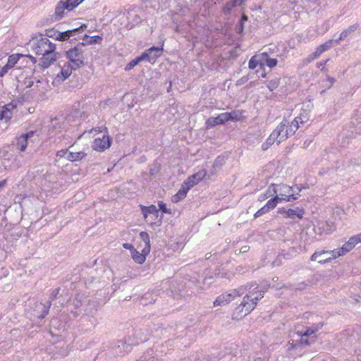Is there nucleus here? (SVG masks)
Listing matches in <instances>:
<instances>
[{
	"instance_id": "nucleus-53",
	"label": "nucleus",
	"mask_w": 361,
	"mask_h": 361,
	"mask_svg": "<svg viewBox=\"0 0 361 361\" xmlns=\"http://www.w3.org/2000/svg\"><path fill=\"white\" fill-rule=\"evenodd\" d=\"M271 196H274V195H272V190H271L270 192H269V190H268L266 193L262 194L261 195H259L258 200L262 202V201L265 200L266 199H267L268 197H271Z\"/></svg>"
},
{
	"instance_id": "nucleus-29",
	"label": "nucleus",
	"mask_w": 361,
	"mask_h": 361,
	"mask_svg": "<svg viewBox=\"0 0 361 361\" xmlns=\"http://www.w3.org/2000/svg\"><path fill=\"white\" fill-rule=\"evenodd\" d=\"M12 117V112L6 106L0 109V121L3 119L10 120Z\"/></svg>"
},
{
	"instance_id": "nucleus-10",
	"label": "nucleus",
	"mask_w": 361,
	"mask_h": 361,
	"mask_svg": "<svg viewBox=\"0 0 361 361\" xmlns=\"http://www.w3.org/2000/svg\"><path fill=\"white\" fill-rule=\"evenodd\" d=\"M359 243H361V233L350 237L348 242L342 246L344 252L348 253Z\"/></svg>"
},
{
	"instance_id": "nucleus-31",
	"label": "nucleus",
	"mask_w": 361,
	"mask_h": 361,
	"mask_svg": "<svg viewBox=\"0 0 361 361\" xmlns=\"http://www.w3.org/2000/svg\"><path fill=\"white\" fill-rule=\"evenodd\" d=\"M87 28V25L85 24H82L80 26L73 28L72 30H67L68 35H70V38L75 36L76 35L82 33Z\"/></svg>"
},
{
	"instance_id": "nucleus-58",
	"label": "nucleus",
	"mask_w": 361,
	"mask_h": 361,
	"mask_svg": "<svg viewBox=\"0 0 361 361\" xmlns=\"http://www.w3.org/2000/svg\"><path fill=\"white\" fill-rule=\"evenodd\" d=\"M350 164L353 166H360L361 164V157L351 159Z\"/></svg>"
},
{
	"instance_id": "nucleus-21",
	"label": "nucleus",
	"mask_w": 361,
	"mask_h": 361,
	"mask_svg": "<svg viewBox=\"0 0 361 361\" xmlns=\"http://www.w3.org/2000/svg\"><path fill=\"white\" fill-rule=\"evenodd\" d=\"M358 27H359V24L358 23H355V24L350 25L349 27H348L347 29L344 30L340 34L339 40H343L348 35L353 34Z\"/></svg>"
},
{
	"instance_id": "nucleus-14",
	"label": "nucleus",
	"mask_w": 361,
	"mask_h": 361,
	"mask_svg": "<svg viewBox=\"0 0 361 361\" xmlns=\"http://www.w3.org/2000/svg\"><path fill=\"white\" fill-rule=\"evenodd\" d=\"M83 40L85 42H82L80 43L81 46H85L87 44H100L102 42V37L99 35L95 36H89L87 35H85L83 37Z\"/></svg>"
},
{
	"instance_id": "nucleus-33",
	"label": "nucleus",
	"mask_w": 361,
	"mask_h": 361,
	"mask_svg": "<svg viewBox=\"0 0 361 361\" xmlns=\"http://www.w3.org/2000/svg\"><path fill=\"white\" fill-rule=\"evenodd\" d=\"M281 202L279 200V197L274 195L272 198H271L268 202L266 203L265 206L269 209H274L277 204Z\"/></svg>"
},
{
	"instance_id": "nucleus-60",
	"label": "nucleus",
	"mask_w": 361,
	"mask_h": 361,
	"mask_svg": "<svg viewBox=\"0 0 361 361\" xmlns=\"http://www.w3.org/2000/svg\"><path fill=\"white\" fill-rule=\"evenodd\" d=\"M288 351H290L295 348H297L298 346H299V343L298 342V341H295V343H294V341H292V343H288Z\"/></svg>"
},
{
	"instance_id": "nucleus-30",
	"label": "nucleus",
	"mask_w": 361,
	"mask_h": 361,
	"mask_svg": "<svg viewBox=\"0 0 361 361\" xmlns=\"http://www.w3.org/2000/svg\"><path fill=\"white\" fill-rule=\"evenodd\" d=\"M128 340H130V338ZM132 345H133V343H130L129 341H127L126 339H125V341H118V348L127 353L130 351ZM120 352H121V350H120Z\"/></svg>"
},
{
	"instance_id": "nucleus-51",
	"label": "nucleus",
	"mask_w": 361,
	"mask_h": 361,
	"mask_svg": "<svg viewBox=\"0 0 361 361\" xmlns=\"http://www.w3.org/2000/svg\"><path fill=\"white\" fill-rule=\"evenodd\" d=\"M158 206L159 207V209L163 212V213H165V214H171V210L167 209L166 207V204L160 201L158 202Z\"/></svg>"
},
{
	"instance_id": "nucleus-59",
	"label": "nucleus",
	"mask_w": 361,
	"mask_h": 361,
	"mask_svg": "<svg viewBox=\"0 0 361 361\" xmlns=\"http://www.w3.org/2000/svg\"><path fill=\"white\" fill-rule=\"evenodd\" d=\"M60 288L52 290L49 298L52 300H55L59 293Z\"/></svg>"
},
{
	"instance_id": "nucleus-20",
	"label": "nucleus",
	"mask_w": 361,
	"mask_h": 361,
	"mask_svg": "<svg viewBox=\"0 0 361 361\" xmlns=\"http://www.w3.org/2000/svg\"><path fill=\"white\" fill-rule=\"evenodd\" d=\"M77 68L75 66L71 65L70 63H65L61 71L63 80L68 78L71 75L73 70H76Z\"/></svg>"
},
{
	"instance_id": "nucleus-11",
	"label": "nucleus",
	"mask_w": 361,
	"mask_h": 361,
	"mask_svg": "<svg viewBox=\"0 0 361 361\" xmlns=\"http://www.w3.org/2000/svg\"><path fill=\"white\" fill-rule=\"evenodd\" d=\"M56 60V54H51L47 52L41 57L39 66H40L43 69L47 68Z\"/></svg>"
},
{
	"instance_id": "nucleus-52",
	"label": "nucleus",
	"mask_w": 361,
	"mask_h": 361,
	"mask_svg": "<svg viewBox=\"0 0 361 361\" xmlns=\"http://www.w3.org/2000/svg\"><path fill=\"white\" fill-rule=\"evenodd\" d=\"M137 58L140 61V62L142 61H147L149 62H151L148 54V50L145 51L140 56H137Z\"/></svg>"
},
{
	"instance_id": "nucleus-4",
	"label": "nucleus",
	"mask_w": 361,
	"mask_h": 361,
	"mask_svg": "<svg viewBox=\"0 0 361 361\" xmlns=\"http://www.w3.org/2000/svg\"><path fill=\"white\" fill-rule=\"evenodd\" d=\"M325 254H331V257H327L326 259H321L319 260V263L320 264H325L330 262L332 259H336L340 256L345 255L346 252H344V250H343V247H341L339 249H335L333 250H321V251H317L315 252L310 257L311 261H317V257L322 256Z\"/></svg>"
},
{
	"instance_id": "nucleus-63",
	"label": "nucleus",
	"mask_w": 361,
	"mask_h": 361,
	"mask_svg": "<svg viewBox=\"0 0 361 361\" xmlns=\"http://www.w3.org/2000/svg\"><path fill=\"white\" fill-rule=\"evenodd\" d=\"M305 116H302V114H300L299 116L295 117L294 120H298V125L300 126V124H302L306 122V121L305 120Z\"/></svg>"
},
{
	"instance_id": "nucleus-34",
	"label": "nucleus",
	"mask_w": 361,
	"mask_h": 361,
	"mask_svg": "<svg viewBox=\"0 0 361 361\" xmlns=\"http://www.w3.org/2000/svg\"><path fill=\"white\" fill-rule=\"evenodd\" d=\"M270 287V283L268 281H262L259 286V289L258 290L259 293H262L261 294V297H264V294L267 291V290Z\"/></svg>"
},
{
	"instance_id": "nucleus-8",
	"label": "nucleus",
	"mask_w": 361,
	"mask_h": 361,
	"mask_svg": "<svg viewBox=\"0 0 361 361\" xmlns=\"http://www.w3.org/2000/svg\"><path fill=\"white\" fill-rule=\"evenodd\" d=\"M23 56V54H12L8 56L6 64L0 70V77L3 78L18 62L19 59Z\"/></svg>"
},
{
	"instance_id": "nucleus-16",
	"label": "nucleus",
	"mask_w": 361,
	"mask_h": 361,
	"mask_svg": "<svg viewBox=\"0 0 361 361\" xmlns=\"http://www.w3.org/2000/svg\"><path fill=\"white\" fill-rule=\"evenodd\" d=\"M304 214V209L297 207L295 209H288L286 212V218L295 219L297 216L298 219H302Z\"/></svg>"
},
{
	"instance_id": "nucleus-46",
	"label": "nucleus",
	"mask_w": 361,
	"mask_h": 361,
	"mask_svg": "<svg viewBox=\"0 0 361 361\" xmlns=\"http://www.w3.org/2000/svg\"><path fill=\"white\" fill-rule=\"evenodd\" d=\"M140 63V61L136 57L135 59L131 60L125 67V71H128L134 68L136 65Z\"/></svg>"
},
{
	"instance_id": "nucleus-56",
	"label": "nucleus",
	"mask_w": 361,
	"mask_h": 361,
	"mask_svg": "<svg viewBox=\"0 0 361 361\" xmlns=\"http://www.w3.org/2000/svg\"><path fill=\"white\" fill-rule=\"evenodd\" d=\"M244 29V23L239 22L235 27V32L238 34H241L243 32Z\"/></svg>"
},
{
	"instance_id": "nucleus-32",
	"label": "nucleus",
	"mask_w": 361,
	"mask_h": 361,
	"mask_svg": "<svg viewBox=\"0 0 361 361\" xmlns=\"http://www.w3.org/2000/svg\"><path fill=\"white\" fill-rule=\"evenodd\" d=\"M218 116L216 117H209L208 119H207L205 125L206 128L207 129L212 128L217 125H220L221 122L219 120H218Z\"/></svg>"
},
{
	"instance_id": "nucleus-38",
	"label": "nucleus",
	"mask_w": 361,
	"mask_h": 361,
	"mask_svg": "<svg viewBox=\"0 0 361 361\" xmlns=\"http://www.w3.org/2000/svg\"><path fill=\"white\" fill-rule=\"evenodd\" d=\"M140 209H141V210H144V209L147 210L148 214H152L157 215L159 213V211L157 209L156 206L153 205V204H152L149 207L140 205Z\"/></svg>"
},
{
	"instance_id": "nucleus-64",
	"label": "nucleus",
	"mask_w": 361,
	"mask_h": 361,
	"mask_svg": "<svg viewBox=\"0 0 361 361\" xmlns=\"http://www.w3.org/2000/svg\"><path fill=\"white\" fill-rule=\"evenodd\" d=\"M137 361H153V357H149V358L147 359V355H144L142 357H140V359L137 360Z\"/></svg>"
},
{
	"instance_id": "nucleus-12",
	"label": "nucleus",
	"mask_w": 361,
	"mask_h": 361,
	"mask_svg": "<svg viewBox=\"0 0 361 361\" xmlns=\"http://www.w3.org/2000/svg\"><path fill=\"white\" fill-rule=\"evenodd\" d=\"M288 123H289L286 119H283L282 121V122L276 127V128L281 127V128L279 130L280 135L278 138V145H279L281 142L286 140L288 137L289 133H288V130L286 129L287 125Z\"/></svg>"
},
{
	"instance_id": "nucleus-35",
	"label": "nucleus",
	"mask_w": 361,
	"mask_h": 361,
	"mask_svg": "<svg viewBox=\"0 0 361 361\" xmlns=\"http://www.w3.org/2000/svg\"><path fill=\"white\" fill-rule=\"evenodd\" d=\"M205 175H206V171H199V172L193 174L192 176H190L189 180H192L194 182L197 181V184L201 180L203 179V178L204 177Z\"/></svg>"
},
{
	"instance_id": "nucleus-41",
	"label": "nucleus",
	"mask_w": 361,
	"mask_h": 361,
	"mask_svg": "<svg viewBox=\"0 0 361 361\" xmlns=\"http://www.w3.org/2000/svg\"><path fill=\"white\" fill-rule=\"evenodd\" d=\"M258 63H259L258 56L255 55V56H252V58L250 59L248 67L250 69L253 70L257 67Z\"/></svg>"
},
{
	"instance_id": "nucleus-37",
	"label": "nucleus",
	"mask_w": 361,
	"mask_h": 361,
	"mask_svg": "<svg viewBox=\"0 0 361 361\" xmlns=\"http://www.w3.org/2000/svg\"><path fill=\"white\" fill-rule=\"evenodd\" d=\"M63 3L72 11L82 3L80 0H66Z\"/></svg>"
},
{
	"instance_id": "nucleus-36",
	"label": "nucleus",
	"mask_w": 361,
	"mask_h": 361,
	"mask_svg": "<svg viewBox=\"0 0 361 361\" xmlns=\"http://www.w3.org/2000/svg\"><path fill=\"white\" fill-rule=\"evenodd\" d=\"M300 126L298 125V120H293L290 126L286 127V129L288 130L289 135H293L295 131L299 128Z\"/></svg>"
},
{
	"instance_id": "nucleus-49",
	"label": "nucleus",
	"mask_w": 361,
	"mask_h": 361,
	"mask_svg": "<svg viewBox=\"0 0 361 361\" xmlns=\"http://www.w3.org/2000/svg\"><path fill=\"white\" fill-rule=\"evenodd\" d=\"M278 61L276 59L267 58L266 59V65L269 68H274L277 65Z\"/></svg>"
},
{
	"instance_id": "nucleus-43",
	"label": "nucleus",
	"mask_w": 361,
	"mask_h": 361,
	"mask_svg": "<svg viewBox=\"0 0 361 361\" xmlns=\"http://www.w3.org/2000/svg\"><path fill=\"white\" fill-rule=\"evenodd\" d=\"M279 85V79H274L271 80L269 82L267 85V87L270 91H273L274 90L276 89Z\"/></svg>"
},
{
	"instance_id": "nucleus-18",
	"label": "nucleus",
	"mask_w": 361,
	"mask_h": 361,
	"mask_svg": "<svg viewBox=\"0 0 361 361\" xmlns=\"http://www.w3.org/2000/svg\"><path fill=\"white\" fill-rule=\"evenodd\" d=\"M87 156V154L84 152H69L67 156V160L74 162L76 161H80Z\"/></svg>"
},
{
	"instance_id": "nucleus-39",
	"label": "nucleus",
	"mask_w": 361,
	"mask_h": 361,
	"mask_svg": "<svg viewBox=\"0 0 361 361\" xmlns=\"http://www.w3.org/2000/svg\"><path fill=\"white\" fill-rule=\"evenodd\" d=\"M160 170V165L154 162L153 164H152L149 167V175L152 177L155 176V175Z\"/></svg>"
},
{
	"instance_id": "nucleus-27",
	"label": "nucleus",
	"mask_w": 361,
	"mask_h": 361,
	"mask_svg": "<svg viewBox=\"0 0 361 361\" xmlns=\"http://www.w3.org/2000/svg\"><path fill=\"white\" fill-rule=\"evenodd\" d=\"M229 121H241L243 118L242 113L240 111H232L227 112Z\"/></svg>"
},
{
	"instance_id": "nucleus-19",
	"label": "nucleus",
	"mask_w": 361,
	"mask_h": 361,
	"mask_svg": "<svg viewBox=\"0 0 361 361\" xmlns=\"http://www.w3.org/2000/svg\"><path fill=\"white\" fill-rule=\"evenodd\" d=\"M140 238L145 243V247L142 249V252L149 253L150 252V239L149 235L147 232L142 231L140 233Z\"/></svg>"
},
{
	"instance_id": "nucleus-28",
	"label": "nucleus",
	"mask_w": 361,
	"mask_h": 361,
	"mask_svg": "<svg viewBox=\"0 0 361 361\" xmlns=\"http://www.w3.org/2000/svg\"><path fill=\"white\" fill-rule=\"evenodd\" d=\"M247 286V289L245 291H248L249 293L247 295H251L252 296H254L255 294L258 293V290L259 289V285L257 284L256 282H251L248 283L244 286Z\"/></svg>"
},
{
	"instance_id": "nucleus-5",
	"label": "nucleus",
	"mask_w": 361,
	"mask_h": 361,
	"mask_svg": "<svg viewBox=\"0 0 361 361\" xmlns=\"http://www.w3.org/2000/svg\"><path fill=\"white\" fill-rule=\"evenodd\" d=\"M255 308V303L252 301V295L244 296L241 303L235 308L234 314H241L240 317H245Z\"/></svg>"
},
{
	"instance_id": "nucleus-44",
	"label": "nucleus",
	"mask_w": 361,
	"mask_h": 361,
	"mask_svg": "<svg viewBox=\"0 0 361 361\" xmlns=\"http://www.w3.org/2000/svg\"><path fill=\"white\" fill-rule=\"evenodd\" d=\"M58 32L59 30L54 28L47 29L45 30V34L48 37L54 38L55 39H56Z\"/></svg>"
},
{
	"instance_id": "nucleus-22",
	"label": "nucleus",
	"mask_w": 361,
	"mask_h": 361,
	"mask_svg": "<svg viewBox=\"0 0 361 361\" xmlns=\"http://www.w3.org/2000/svg\"><path fill=\"white\" fill-rule=\"evenodd\" d=\"M52 301L53 300L49 298V300L45 304H39L42 309V312L37 316L39 319H42L47 314H48Z\"/></svg>"
},
{
	"instance_id": "nucleus-15",
	"label": "nucleus",
	"mask_w": 361,
	"mask_h": 361,
	"mask_svg": "<svg viewBox=\"0 0 361 361\" xmlns=\"http://www.w3.org/2000/svg\"><path fill=\"white\" fill-rule=\"evenodd\" d=\"M322 326L323 325L319 323L312 327H306L305 331L303 333L298 331V334L300 336L310 338L312 336H317L316 332L318 331L322 327Z\"/></svg>"
},
{
	"instance_id": "nucleus-24",
	"label": "nucleus",
	"mask_w": 361,
	"mask_h": 361,
	"mask_svg": "<svg viewBox=\"0 0 361 361\" xmlns=\"http://www.w3.org/2000/svg\"><path fill=\"white\" fill-rule=\"evenodd\" d=\"M237 6H238V0H231L225 4L222 11L225 15H228L231 13L232 9Z\"/></svg>"
},
{
	"instance_id": "nucleus-42",
	"label": "nucleus",
	"mask_w": 361,
	"mask_h": 361,
	"mask_svg": "<svg viewBox=\"0 0 361 361\" xmlns=\"http://www.w3.org/2000/svg\"><path fill=\"white\" fill-rule=\"evenodd\" d=\"M70 39V35H68V33L66 31L64 32H59L57 34L56 40L59 41H66Z\"/></svg>"
},
{
	"instance_id": "nucleus-3",
	"label": "nucleus",
	"mask_w": 361,
	"mask_h": 361,
	"mask_svg": "<svg viewBox=\"0 0 361 361\" xmlns=\"http://www.w3.org/2000/svg\"><path fill=\"white\" fill-rule=\"evenodd\" d=\"M81 47L80 43L66 51V58L75 66V68H80L84 65V51Z\"/></svg>"
},
{
	"instance_id": "nucleus-61",
	"label": "nucleus",
	"mask_w": 361,
	"mask_h": 361,
	"mask_svg": "<svg viewBox=\"0 0 361 361\" xmlns=\"http://www.w3.org/2000/svg\"><path fill=\"white\" fill-rule=\"evenodd\" d=\"M197 184V181H193L192 180H189V178L186 180V181L184 182L183 185H186L187 187H190V189L192 188L195 185Z\"/></svg>"
},
{
	"instance_id": "nucleus-2",
	"label": "nucleus",
	"mask_w": 361,
	"mask_h": 361,
	"mask_svg": "<svg viewBox=\"0 0 361 361\" xmlns=\"http://www.w3.org/2000/svg\"><path fill=\"white\" fill-rule=\"evenodd\" d=\"M247 289V286H240L237 289L231 290L228 293L220 295L214 302V306L224 305L229 303L235 297L243 295Z\"/></svg>"
},
{
	"instance_id": "nucleus-6",
	"label": "nucleus",
	"mask_w": 361,
	"mask_h": 361,
	"mask_svg": "<svg viewBox=\"0 0 361 361\" xmlns=\"http://www.w3.org/2000/svg\"><path fill=\"white\" fill-rule=\"evenodd\" d=\"M112 139L108 135H104L102 138H96L94 139L92 145V149L102 152L106 149H108L111 144Z\"/></svg>"
},
{
	"instance_id": "nucleus-50",
	"label": "nucleus",
	"mask_w": 361,
	"mask_h": 361,
	"mask_svg": "<svg viewBox=\"0 0 361 361\" xmlns=\"http://www.w3.org/2000/svg\"><path fill=\"white\" fill-rule=\"evenodd\" d=\"M217 116L219 118L218 120L220 121L221 125L226 123L227 121H229L227 112L220 114Z\"/></svg>"
},
{
	"instance_id": "nucleus-45",
	"label": "nucleus",
	"mask_w": 361,
	"mask_h": 361,
	"mask_svg": "<svg viewBox=\"0 0 361 361\" xmlns=\"http://www.w3.org/2000/svg\"><path fill=\"white\" fill-rule=\"evenodd\" d=\"M322 54V52L321 51V50H319L318 48H317L315 51H314L313 53L310 54L309 56L307 57V62H311L314 59L318 58Z\"/></svg>"
},
{
	"instance_id": "nucleus-55",
	"label": "nucleus",
	"mask_w": 361,
	"mask_h": 361,
	"mask_svg": "<svg viewBox=\"0 0 361 361\" xmlns=\"http://www.w3.org/2000/svg\"><path fill=\"white\" fill-rule=\"evenodd\" d=\"M69 153L68 149H61L56 152V157L62 158L66 157L67 159L68 154Z\"/></svg>"
},
{
	"instance_id": "nucleus-13",
	"label": "nucleus",
	"mask_w": 361,
	"mask_h": 361,
	"mask_svg": "<svg viewBox=\"0 0 361 361\" xmlns=\"http://www.w3.org/2000/svg\"><path fill=\"white\" fill-rule=\"evenodd\" d=\"M281 128V127L280 128H276L273 132L272 133L269 135V137H268V139L267 140L266 142L264 143L262 146V149L264 150H266L267 149L269 148V146H271V145L274 144V142L277 140L278 141V138H279V136L280 135V129Z\"/></svg>"
},
{
	"instance_id": "nucleus-48",
	"label": "nucleus",
	"mask_w": 361,
	"mask_h": 361,
	"mask_svg": "<svg viewBox=\"0 0 361 361\" xmlns=\"http://www.w3.org/2000/svg\"><path fill=\"white\" fill-rule=\"evenodd\" d=\"M186 195L182 192L180 190L178 192L172 197V201L173 202H178L182 199H183Z\"/></svg>"
},
{
	"instance_id": "nucleus-23",
	"label": "nucleus",
	"mask_w": 361,
	"mask_h": 361,
	"mask_svg": "<svg viewBox=\"0 0 361 361\" xmlns=\"http://www.w3.org/2000/svg\"><path fill=\"white\" fill-rule=\"evenodd\" d=\"M147 50L150 61L152 62V60L154 61L161 55L163 49L157 47H152Z\"/></svg>"
},
{
	"instance_id": "nucleus-57",
	"label": "nucleus",
	"mask_w": 361,
	"mask_h": 361,
	"mask_svg": "<svg viewBox=\"0 0 361 361\" xmlns=\"http://www.w3.org/2000/svg\"><path fill=\"white\" fill-rule=\"evenodd\" d=\"M331 47V42H326L320 46H319L317 48L321 50V51L323 53L324 51L328 50Z\"/></svg>"
},
{
	"instance_id": "nucleus-1",
	"label": "nucleus",
	"mask_w": 361,
	"mask_h": 361,
	"mask_svg": "<svg viewBox=\"0 0 361 361\" xmlns=\"http://www.w3.org/2000/svg\"><path fill=\"white\" fill-rule=\"evenodd\" d=\"M271 190H272V195L279 197L281 201L290 202L291 200H298L300 196L298 192L296 194L291 193V192H294V188L286 184L272 183L269 187V192H270Z\"/></svg>"
},
{
	"instance_id": "nucleus-40",
	"label": "nucleus",
	"mask_w": 361,
	"mask_h": 361,
	"mask_svg": "<svg viewBox=\"0 0 361 361\" xmlns=\"http://www.w3.org/2000/svg\"><path fill=\"white\" fill-rule=\"evenodd\" d=\"M44 41H46L47 44V53L51 54H56L55 49H56V45L53 43H51L49 39L44 38Z\"/></svg>"
},
{
	"instance_id": "nucleus-62",
	"label": "nucleus",
	"mask_w": 361,
	"mask_h": 361,
	"mask_svg": "<svg viewBox=\"0 0 361 361\" xmlns=\"http://www.w3.org/2000/svg\"><path fill=\"white\" fill-rule=\"evenodd\" d=\"M260 72H261L260 76L262 78H265L266 77V73L264 71V65L262 63H260L259 68L257 71V73H260Z\"/></svg>"
},
{
	"instance_id": "nucleus-17",
	"label": "nucleus",
	"mask_w": 361,
	"mask_h": 361,
	"mask_svg": "<svg viewBox=\"0 0 361 361\" xmlns=\"http://www.w3.org/2000/svg\"><path fill=\"white\" fill-rule=\"evenodd\" d=\"M130 253H131V257L133 259V260L136 263L140 264H142L145 262V261L146 259V255L149 254V253H145L142 252V253H140L135 249H134Z\"/></svg>"
},
{
	"instance_id": "nucleus-47",
	"label": "nucleus",
	"mask_w": 361,
	"mask_h": 361,
	"mask_svg": "<svg viewBox=\"0 0 361 361\" xmlns=\"http://www.w3.org/2000/svg\"><path fill=\"white\" fill-rule=\"evenodd\" d=\"M269 211L270 210L264 205L255 214L254 217L255 219H257L262 215L268 213Z\"/></svg>"
},
{
	"instance_id": "nucleus-25",
	"label": "nucleus",
	"mask_w": 361,
	"mask_h": 361,
	"mask_svg": "<svg viewBox=\"0 0 361 361\" xmlns=\"http://www.w3.org/2000/svg\"><path fill=\"white\" fill-rule=\"evenodd\" d=\"M300 339L298 341L299 345H304L306 346L310 345L311 344H313L316 342L317 339V336H312L310 337H305L302 336H300Z\"/></svg>"
},
{
	"instance_id": "nucleus-9",
	"label": "nucleus",
	"mask_w": 361,
	"mask_h": 361,
	"mask_svg": "<svg viewBox=\"0 0 361 361\" xmlns=\"http://www.w3.org/2000/svg\"><path fill=\"white\" fill-rule=\"evenodd\" d=\"M65 10H67L68 11H72L68 8L67 5L63 3V0H61L59 1L55 8V12L54 15L55 21H59L64 17Z\"/></svg>"
},
{
	"instance_id": "nucleus-26",
	"label": "nucleus",
	"mask_w": 361,
	"mask_h": 361,
	"mask_svg": "<svg viewBox=\"0 0 361 361\" xmlns=\"http://www.w3.org/2000/svg\"><path fill=\"white\" fill-rule=\"evenodd\" d=\"M28 140L24 137L22 135L17 139L16 147L21 152H24L27 146Z\"/></svg>"
},
{
	"instance_id": "nucleus-54",
	"label": "nucleus",
	"mask_w": 361,
	"mask_h": 361,
	"mask_svg": "<svg viewBox=\"0 0 361 361\" xmlns=\"http://www.w3.org/2000/svg\"><path fill=\"white\" fill-rule=\"evenodd\" d=\"M282 264V257L281 255L279 254L276 257L275 260L271 262V265L273 267H279Z\"/></svg>"
},
{
	"instance_id": "nucleus-7",
	"label": "nucleus",
	"mask_w": 361,
	"mask_h": 361,
	"mask_svg": "<svg viewBox=\"0 0 361 361\" xmlns=\"http://www.w3.org/2000/svg\"><path fill=\"white\" fill-rule=\"evenodd\" d=\"M41 39H33L30 42V44L31 45L32 49L35 51V54L37 55L45 54L47 52V42L44 41V38L42 37V35H40Z\"/></svg>"
}]
</instances>
